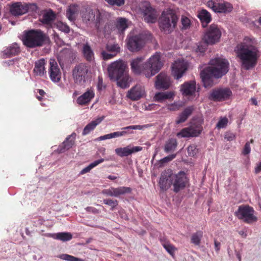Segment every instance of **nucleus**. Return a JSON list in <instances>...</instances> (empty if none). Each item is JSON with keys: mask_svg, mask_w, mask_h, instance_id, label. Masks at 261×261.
Listing matches in <instances>:
<instances>
[{"mask_svg": "<svg viewBox=\"0 0 261 261\" xmlns=\"http://www.w3.org/2000/svg\"><path fill=\"white\" fill-rule=\"evenodd\" d=\"M228 61L222 58H216L210 61V66L201 71L200 76L205 87H211L213 84V77L219 78L228 71Z\"/></svg>", "mask_w": 261, "mask_h": 261, "instance_id": "1", "label": "nucleus"}, {"mask_svg": "<svg viewBox=\"0 0 261 261\" xmlns=\"http://www.w3.org/2000/svg\"><path fill=\"white\" fill-rule=\"evenodd\" d=\"M235 50L244 69L249 70L256 66L259 53L255 46L243 42L237 46Z\"/></svg>", "mask_w": 261, "mask_h": 261, "instance_id": "2", "label": "nucleus"}, {"mask_svg": "<svg viewBox=\"0 0 261 261\" xmlns=\"http://www.w3.org/2000/svg\"><path fill=\"white\" fill-rule=\"evenodd\" d=\"M109 76L117 81V85L125 89L129 86L130 77L126 70V65L122 61L112 63L108 68Z\"/></svg>", "mask_w": 261, "mask_h": 261, "instance_id": "3", "label": "nucleus"}, {"mask_svg": "<svg viewBox=\"0 0 261 261\" xmlns=\"http://www.w3.org/2000/svg\"><path fill=\"white\" fill-rule=\"evenodd\" d=\"M178 19V18L173 10H165L159 19L160 30L165 34H170L175 30Z\"/></svg>", "mask_w": 261, "mask_h": 261, "instance_id": "4", "label": "nucleus"}, {"mask_svg": "<svg viewBox=\"0 0 261 261\" xmlns=\"http://www.w3.org/2000/svg\"><path fill=\"white\" fill-rule=\"evenodd\" d=\"M48 40L47 35L40 30H31L26 32L22 40L23 44L30 48L41 46Z\"/></svg>", "mask_w": 261, "mask_h": 261, "instance_id": "5", "label": "nucleus"}, {"mask_svg": "<svg viewBox=\"0 0 261 261\" xmlns=\"http://www.w3.org/2000/svg\"><path fill=\"white\" fill-rule=\"evenodd\" d=\"M105 12L100 11L98 9H92L88 7L82 13V18L83 22L87 24L94 22L97 30H99L101 24L105 21Z\"/></svg>", "mask_w": 261, "mask_h": 261, "instance_id": "6", "label": "nucleus"}, {"mask_svg": "<svg viewBox=\"0 0 261 261\" xmlns=\"http://www.w3.org/2000/svg\"><path fill=\"white\" fill-rule=\"evenodd\" d=\"M234 214L239 220L247 224H252L258 220L254 208L248 205H240Z\"/></svg>", "mask_w": 261, "mask_h": 261, "instance_id": "7", "label": "nucleus"}, {"mask_svg": "<svg viewBox=\"0 0 261 261\" xmlns=\"http://www.w3.org/2000/svg\"><path fill=\"white\" fill-rule=\"evenodd\" d=\"M162 66L160 53H155L146 62L145 76L150 77L154 75L161 69Z\"/></svg>", "mask_w": 261, "mask_h": 261, "instance_id": "8", "label": "nucleus"}, {"mask_svg": "<svg viewBox=\"0 0 261 261\" xmlns=\"http://www.w3.org/2000/svg\"><path fill=\"white\" fill-rule=\"evenodd\" d=\"M88 67L84 64L76 65L72 70V76L74 83L78 85H84L88 80Z\"/></svg>", "mask_w": 261, "mask_h": 261, "instance_id": "9", "label": "nucleus"}, {"mask_svg": "<svg viewBox=\"0 0 261 261\" xmlns=\"http://www.w3.org/2000/svg\"><path fill=\"white\" fill-rule=\"evenodd\" d=\"M206 5L214 12L219 13H229L233 8L231 4L224 0H209Z\"/></svg>", "mask_w": 261, "mask_h": 261, "instance_id": "10", "label": "nucleus"}, {"mask_svg": "<svg viewBox=\"0 0 261 261\" xmlns=\"http://www.w3.org/2000/svg\"><path fill=\"white\" fill-rule=\"evenodd\" d=\"M222 35L221 31L218 25L212 24L206 31L204 40L208 44H214L220 41Z\"/></svg>", "mask_w": 261, "mask_h": 261, "instance_id": "11", "label": "nucleus"}, {"mask_svg": "<svg viewBox=\"0 0 261 261\" xmlns=\"http://www.w3.org/2000/svg\"><path fill=\"white\" fill-rule=\"evenodd\" d=\"M145 44V37L142 34L133 35L130 33L127 40V48L131 51L140 50Z\"/></svg>", "mask_w": 261, "mask_h": 261, "instance_id": "12", "label": "nucleus"}, {"mask_svg": "<svg viewBox=\"0 0 261 261\" xmlns=\"http://www.w3.org/2000/svg\"><path fill=\"white\" fill-rule=\"evenodd\" d=\"M173 191L175 193L184 189L188 182V178L184 171H180L177 173L172 172Z\"/></svg>", "mask_w": 261, "mask_h": 261, "instance_id": "13", "label": "nucleus"}, {"mask_svg": "<svg viewBox=\"0 0 261 261\" xmlns=\"http://www.w3.org/2000/svg\"><path fill=\"white\" fill-rule=\"evenodd\" d=\"M232 94V92L229 88H219L213 90L209 98L211 100L220 101L229 99Z\"/></svg>", "mask_w": 261, "mask_h": 261, "instance_id": "14", "label": "nucleus"}, {"mask_svg": "<svg viewBox=\"0 0 261 261\" xmlns=\"http://www.w3.org/2000/svg\"><path fill=\"white\" fill-rule=\"evenodd\" d=\"M188 68V63L183 59L175 61L172 66V74L174 77L178 80L181 78Z\"/></svg>", "mask_w": 261, "mask_h": 261, "instance_id": "15", "label": "nucleus"}, {"mask_svg": "<svg viewBox=\"0 0 261 261\" xmlns=\"http://www.w3.org/2000/svg\"><path fill=\"white\" fill-rule=\"evenodd\" d=\"M141 10L144 15V19L148 23H154L156 21L157 16L156 11L152 9L148 3L142 4Z\"/></svg>", "mask_w": 261, "mask_h": 261, "instance_id": "16", "label": "nucleus"}, {"mask_svg": "<svg viewBox=\"0 0 261 261\" xmlns=\"http://www.w3.org/2000/svg\"><path fill=\"white\" fill-rule=\"evenodd\" d=\"M172 171L168 169L162 172L159 181V186L163 190H168L173 185Z\"/></svg>", "mask_w": 261, "mask_h": 261, "instance_id": "17", "label": "nucleus"}, {"mask_svg": "<svg viewBox=\"0 0 261 261\" xmlns=\"http://www.w3.org/2000/svg\"><path fill=\"white\" fill-rule=\"evenodd\" d=\"M50 80L55 83L59 82L61 78V72L57 62L54 59L49 61V68L48 71Z\"/></svg>", "mask_w": 261, "mask_h": 261, "instance_id": "18", "label": "nucleus"}, {"mask_svg": "<svg viewBox=\"0 0 261 261\" xmlns=\"http://www.w3.org/2000/svg\"><path fill=\"white\" fill-rule=\"evenodd\" d=\"M145 96L144 87L137 85L132 87L128 91L127 96L132 100H138Z\"/></svg>", "mask_w": 261, "mask_h": 261, "instance_id": "19", "label": "nucleus"}, {"mask_svg": "<svg viewBox=\"0 0 261 261\" xmlns=\"http://www.w3.org/2000/svg\"><path fill=\"white\" fill-rule=\"evenodd\" d=\"M144 60L143 57H138L132 60L130 62L131 69L135 74L143 73L145 75L146 62L143 63Z\"/></svg>", "mask_w": 261, "mask_h": 261, "instance_id": "20", "label": "nucleus"}, {"mask_svg": "<svg viewBox=\"0 0 261 261\" xmlns=\"http://www.w3.org/2000/svg\"><path fill=\"white\" fill-rule=\"evenodd\" d=\"M202 128L199 125H191L190 127L184 128L177 134L178 137L186 138L196 137L201 132Z\"/></svg>", "mask_w": 261, "mask_h": 261, "instance_id": "21", "label": "nucleus"}, {"mask_svg": "<svg viewBox=\"0 0 261 261\" xmlns=\"http://www.w3.org/2000/svg\"><path fill=\"white\" fill-rule=\"evenodd\" d=\"M196 82L194 81H190L185 82L180 86V91L184 97L189 98L196 92Z\"/></svg>", "mask_w": 261, "mask_h": 261, "instance_id": "22", "label": "nucleus"}, {"mask_svg": "<svg viewBox=\"0 0 261 261\" xmlns=\"http://www.w3.org/2000/svg\"><path fill=\"white\" fill-rule=\"evenodd\" d=\"M31 6V4H22L20 2L15 3L10 7V12L14 16L22 15L28 11Z\"/></svg>", "mask_w": 261, "mask_h": 261, "instance_id": "23", "label": "nucleus"}, {"mask_svg": "<svg viewBox=\"0 0 261 261\" xmlns=\"http://www.w3.org/2000/svg\"><path fill=\"white\" fill-rule=\"evenodd\" d=\"M141 146H132L129 145L125 147H119L115 149V153L119 156H127L133 153L142 150Z\"/></svg>", "mask_w": 261, "mask_h": 261, "instance_id": "24", "label": "nucleus"}, {"mask_svg": "<svg viewBox=\"0 0 261 261\" xmlns=\"http://www.w3.org/2000/svg\"><path fill=\"white\" fill-rule=\"evenodd\" d=\"M170 85V78L166 73L162 72L156 76L155 86L157 89H167Z\"/></svg>", "mask_w": 261, "mask_h": 261, "instance_id": "25", "label": "nucleus"}, {"mask_svg": "<svg viewBox=\"0 0 261 261\" xmlns=\"http://www.w3.org/2000/svg\"><path fill=\"white\" fill-rule=\"evenodd\" d=\"M94 90L92 88H88L84 93L77 98V103L80 105H86L94 98Z\"/></svg>", "mask_w": 261, "mask_h": 261, "instance_id": "26", "label": "nucleus"}, {"mask_svg": "<svg viewBox=\"0 0 261 261\" xmlns=\"http://www.w3.org/2000/svg\"><path fill=\"white\" fill-rule=\"evenodd\" d=\"M174 96L175 93L173 92H161L156 93L153 98L154 101L163 102L167 100H172Z\"/></svg>", "mask_w": 261, "mask_h": 261, "instance_id": "27", "label": "nucleus"}, {"mask_svg": "<svg viewBox=\"0 0 261 261\" xmlns=\"http://www.w3.org/2000/svg\"><path fill=\"white\" fill-rule=\"evenodd\" d=\"M75 136V133H72L69 137L67 138L66 140L63 143V144L58 147V150L59 152H64L70 148L74 144Z\"/></svg>", "mask_w": 261, "mask_h": 261, "instance_id": "28", "label": "nucleus"}, {"mask_svg": "<svg viewBox=\"0 0 261 261\" xmlns=\"http://www.w3.org/2000/svg\"><path fill=\"white\" fill-rule=\"evenodd\" d=\"M20 52V48L18 45L15 43H13L3 51V55L5 58H9L17 55Z\"/></svg>", "mask_w": 261, "mask_h": 261, "instance_id": "29", "label": "nucleus"}, {"mask_svg": "<svg viewBox=\"0 0 261 261\" xmlns=\"http://www.w3.org/2000/svg\"><path fill=\"white\" fill-rule=\"evenodd\" d=\"M46 61L44 59H41L35 62L34 72L36 75L43 76L46 72L45 65Z\"/></svg>", "mask_w": 261, "mask_h": 261, "instance_id": "30", "label": "nucleus"}, {"mask_svg": "<svg viewBox=\"0 0 261 261\" xmlns=\"http://www.w3.org/2000/svg\"><path fill=\"white\" fill-rule=\"evenodd\" d=\"M79 11V6L77 5H71L68 7L66 11V16L70 21H74Z\"/></svg>", "mask_w": 261, "mask_h": 261, "instance_id": "31", "label": "nucleus"}, {"mask_svg": "<svg viewBox=\"0 0 261 261\" xmlns=\"http://www.w3.org/2000/svg\"><path fill=\"white\" fill-rule=\"evenodd\" d=\"M198 17L201 21L203 27L206 26L212 20L211 14L205 9H202L198 12Z\"/></svg>", "mask_w": 261, "mask_h": 261, "instance_id": "32", "label": "nucleus"}, {"mask_svg": "<svg viewBox=\"0 0 261 261\" xmlns=\"http://www.w3.org/2000/svg\"><path fill=\"white\" fill-rule=\"evenodd\" d=\"M194 108L192 106L186 108L182 113H181L176 120V124H180L185 122L188 118L191 115Z\"/></svg>", "mask_w": 261, "mask_h": 261, "instance_id": "33", "label": "nucleus"}, {"mask_svg": "<svg viewBox=\"0 0 261 261\" xmlns=\"http://www.w3.org/2000/svg\"><path fill=\"white\" fill-rule=\"evenodd\" d=\"M82 53L87 61H92L94 60V52L88 43H85L83 45Z\"/></svg>", "mask_w": 261, "mask_h": 261, "instance_id": "34", "label": "nucleus"}, {"mask_svg": "<svg viewBox=\"0 0 261 261\" xmlns=\"http://www.w3.org/2000/svg\"><path fill=\"white\" fill-rule=\"evenodd\" d=\"M48 236L54 239L60 240L63 242L70 241L72 238V234L70 232H63L57 233H50Z\"/></svg>", "mask_w": 261, "mask_h": 261, "instance_id": "35", "label": "nucleus"}, {"mask_svg": "<svg viewBox=\"0 0 261 261\" xmlns=\"http://www.w3.org/2000/svg\"><path fill=\"white\" fill-rule=\"evenodd\" d=\"M103 117H99L95 120L92 121L88 123L84 128L82 135L83 136L87 135L93 130L96 126L99 124L103 120Z\"/></svg>", "mask_w": 261, "mask_h": 261, "instance_id": "36", "label": "nucleus"}, {"mask_svg": "<svg viewBox=\"0 0 261 261\" xmlns=\"http://www.w3.org/2000/svg\"><path fill=\"white\" fill-rule=\"evenodd\" d=\"M177 145V142L175 139H169L165 143L164 146V151L166 153L173 152L175 150Z\"/></svg>", "mask_w": 261, "mask_h": 261, "instance_id": "37", "label": "nucleus"}, {"mask_svg": "<svg viewBox=\"0 0 261 261\" xmlns=\"http://www.w3.org/2000/svg\"><path fill=\"white\" fill-rule=\"evenodd\" d=\"M127 19L123 17H119L117 19L116 27L119 33H123L127 28Z\"/></svg>", "mask_w": 261, "mask_h": 261, "instance_id": "38", "label": "nucleus"}, {"mask_svg": "<svg viewBox=\"0 0 261 261\" xmlns=\"http://www.w3.org/2000/svg\"><path fill=\"white\" fill-rule=\"evenodd\" d=\"M55 17L53 11L49 10L43 14L41 21L43 23L49 24L54 20Z\"/></svg>", "mask_w": 261, "mask_h": 261, "instance_id": "39", "label": "nucleus"}, {"mask_svg": "<svg viewBox=\"0 0 261 261\" xmlns=\"http://www.w3.org/2000/svg\"><path fill=\"white\" fill-rule=\"evenodd\" d=\"M105 160L103 159H100L99 160L94 161L93 162L90 164L87 167L83 169L81 172L80 174L83 175L86 173L89 172L92 169L97 166L99 164L103 162Z\"/></svg>", "mask_w": 261, "mask_h": 261, "instance_id": "40", "label": "nucleus"}, {"mask_svg": "<svg viewBox=\"0 0 261 261\" xmlns=\"http://www.w3.org/2000/svg\"><path fill=\"white\" fill-rule=\"evenodd\" d=\"M151 126L150 124H147L145 125H129L128 126L124 127V129H126V132H127V135L131 134L133 133L132 131H130L132 129H143L145 128H148Z\"/></svg>", "mask_w": 261, "mask_h": 261, "instance_id": "41", "label": "nucleus"}, {"mask_svg": "<svg viewBox=\"0 0 261 261\" xmlns=\"http://www.w3.org/2000/svg\"><path fill=\"white\" fill-rule=\"evenodd\" d=\"M202 236L203 232L201 231H197L194 233L191 236V243L195 245H199Z\"/></svg>", "mask_w": 261, "mask_h": 261, "instance_id": "42", "label": "nucleus"}, {"mask_svg": "<svg viewBox=\"0 0 261 261\" xmlns=\"http://www.w3.org/2000/svg\"><path fill=\"white\" fill-rule=\"evenodd\" d=\"M116 197H118L120 195H123L126 193H129L131 191V189L126 187H119L115 188Z\"/></svg>", "mask_w": 261, "mask_h": 261, "instance_id": "43", "label": "nucleus"}, {"mask_svg": "<svg viewBox=\"0 0 261 261\" xmlns=\"http://www.w3.org/2000/svg\"><path fill=\"white\" fill-rule=\"evenodd\" d=\"M61 259L66 261H84V259L77 258L71 255L67 254H62L59 256Z\"/></svg>", "mask_w": 261, "mask_h": 261, "instance_id": "44", "label": "nucleus"}, {"mask_svg": "<svg viewBox=\"0 0 261 261\" xmlns=\"http://www.w3.org/2000/svg\"><path fill=\"white\" fill-rule=\"evenodd\" d=\"M228 123V119L226 117H220L216 125V127L218 129L225 128Z\"/></svg>", "mask_w": 261, "mask_h": 261, "instance_id": "45", "label": "nucleus"}, {"mask_svg": "<svg viewBox=\"0 0 261 261\" xmlns=\"http://www.w3.org/2000/svg\"><path fill=\"white\" fill-rule=\"evenodd\" d=\"M176 156V154H170L167 156H166L159 161V167H162L164 166L166 163H167L172 160H173Z\"/></svg>", "mask_w": 261, "mask_h": 261, "instance_id": "46", "label": "nucleus"}, {"mask_svg": "<svg viewBox=\"0 0 261 261\" xmlns=\"http://www.w3.org/2000/svg\"><path fill=\"white\" fill-rule=\"evenodd\" d=\"M127 135V132L124 129V127L121 128V131L115 132L110 134L111 139L125 136Z\"/></svg>", "mask_w": 261, "mask_h": 261, "instance_id": "47", "label": "nucleus"}, {"mask_svg": "<svg viewBox=\"0 0 261 261\" xmlns=\"http://www.w3.org/2000/svg\"><path fill=\"white\" fill-rule=\"evenodd\" d=\"M57 27L59 30L65 33H68L70 32L69 27L66 24L64 23L63 22H58L57 24Z\"/></svg>", "mask_w": 261, "mask_h": 261, "instance_id": "48", "label": "nucleus"}, {"mask_svg": "<svg viewBox=\"0 0 261 261\" xmlns=\"http://www.w3.org/2000/svg\"><path fill=\"white\" fill-rule=\"evenodd\" d=\"M182 107V104L179 102H174L173 103L168 105L167 108L170 111H175L179 110Z\"/></svg>", "mask_w": 261, "mask_h": 261, "instance_id": "49", "label": "nucleus"}, {"mask_svg": "<svg viewBox=\"0 0 261 261\" xmlns=\"http://www.w3.org/2000/svg\"><path fill=\"white\" fill-rule=\"evenodd\" d=\"M182 29L186 30L189 28L191 24L190 20L186 16H182L181 18Z\"/></svg>", "mask_w": 261, "mask_h": 261, "instance_id": "50", "label": "nucleus"}, {"mask_svg": "<svg viewBox=\"0 0 261 261\" xmlns=\"http://www.w3.org/2000/svg\"><path fill=\"white\" fill-rule=\"evenodd\" d=\"M106 48L108 51L116 53V55L120 51V47L117 44L107 45Z\"/></svg>", "mask_w": 261, "mask_h": 261, "instance_id": "51", "label": "nucleus"}, {"mask_svg": "<svg viewBox=\"0 0 261 261\" xmlns=\"http://www.w3.org/2000/svg\"><path fill=\"white\" fill-rule=\"evenodd\" d=\"M108 4L112 6L120 7L125 3V0H105Z\"/></svg>", "mask_w": 261, "mask_h": 261, "instance_id": "52", "label": "nucleus"}, {"mask_svg": "<svg viewBox=\"0 0 261 261\" xmlns=\"http://www.w3.org/2000/svg\"><path fill=\"white\" fill-rule=\"evenodd\" d=\"M187 151L188 155L189 156H194L197 152V149L196 148V146L195 145H191L188 146L187 148Z\"/></svg>", "mask_w": 261, "mask_h": 261, "instance_id": "53", "label": "nucleus"}, {"mask_svg": "<svg viewBox=\"0 0 261 261\" xmlns=\"http://www.w3.org/2000/svg\"><path fill=\"white\" fill-rule=\"evenodd\" d=\"M105 204L112 206V210L118 205V201L116 200H113L110 199L103 200Z\"/></svg>", "mask_w": 261, "mask_h": 261, "instance_id": "54", "label": "nucleus"}, {"mask_svg": "<svg viewBox=\"0 0 261 261\" xmlns=\"http://www.w3.org/2000/svg\"><path fill=\"white\" fill-rule=\"evenodd\" d=\"M101 55L103 60H107L111 59L114 57H115L116 56V53H108L105 51H102L101 53Z\"/></svg>", "mask_w": 261, "mask_h": 261, "instance_id": "55", "label": "nucleus"}, {"mask_svg": "<svg viewBox=\"0 0 261 261\" xmlns=\"http://www.w3.org/2000/svg\"><path fill=\"white\" fill-rule=\"evenodd\" d=\"M164 247L167 250V251L171 255H172L175 252V247L171 245V244H164Z\"/></svg>", "mask_w": 261, "mask_h": 261, "instance_id": "56", "label": "nucleus"}, {"mask_svg": "<svg viewBox=\"0 0 261 261\" xmlns=\"http://www.w3.org/2000/svg\"><path fill=\"white\" fill-rule=\"evenodd\" d=\"M224 138L228 141H231L236 139V135L230 132H226L224 135Z\"/></svg>", "mask_w": 261, "mask_h": 261, "instance_id": "57", "label": "nucleus"}, {"mask_svg": "<svg viewBox=\"0 0 261 261\" xmlns=\"http://www.w3.org/2000/svg\"><path fill=\"white\" fill-rule=\"evenodd\" d=\"M103 193L109 196L116 197L115 188L111 187L110 189L105 190Z\"/></svg>", "mask_w": 261, "mask_h": 261, "instance_id": "58", "label": "nucleus"}, {"mask_svg": "<svg viewBox=\"0 0 261 261\" xmlns=\"http://www.w3.org/2000/svg\"><path fill=\"white\" fill-rule=\"evenodd\" d=\"M250 151L251 149L250 146V142H247L245 144L242 153L244 155H247L250 153Z\"/></svg>", "mask_w": 261, "mask_h": 261, "instance_id": "59", "label": "nucleus"}, {"mask_svg": "<svg viewBox=\"0 0 261 261\" xmlns=\"http://www.w3.org/2000/svg\"><path fill=\"white\" fill-rule=\"evenodd\" d=\"M105 86L103 84L102 78L99 76L98 77L97 89L99 91H100L105 89Z\"/></svg>", "mask_w": 261, "mask_h": 261, "instance_id": "60", "label": "nucleus"}, {"mask_svg": "<svg viewBox=\"0 0 261 261\" xmlns=\"http://www.w3.org/2000/svg\"><path fill=\"white\" fill-rule=\"evenodd\" d=\"M85 209L87 212H88L90 213H92L93 214L98 213V211L97 209H96L95 207H93L92 206L87 207Z\"/></svg>", "mask_w": 261, "mask_h": 261, "instance_id": "61", "label": "nucleus"}, {"mask_svg": "<svg viewBox=\"0 0 261 261\" xmlns=\"http://www.w3.org/2000/svg\"><path fill=\"white\" fill-rule=\"evenodd\" d=\"M261 172V161L256 164V165L254 168V172L256 174H258Z\"/></svg>", "mask_w": 261, "mask_h": 261, "instance_id": "62", "label": "nucleus"}, {"mask_svg": "<svg viewBox=\"0 0 261 261\" xmlns=\"http://www.w3.org/2000/svg\"><path fill=\"white\" fill-rule=\"evenodd\" d=\"M111 139V136L110 135V134H107V135H103V136H101L99 137H98L97 138V140L98 141H102V140H107V139Z\"/></svg>", "mask_w": 261, "mask_h": 261, "instance_id": "63", "label": "nucleus"}, {"mask_svg": "<svg viewBox=\"0 0 261 261\" xmlns=\"http://www.w3.org/2000/svg\"><path fill=\"white\" fill-rule=\"evenodd\" d=\"M238 233L244 238H246L247 236V231L245 229L239 231Z\"/></svg>", "mask_w": 261, "mask_h": 261, "instance_id": "64", "label": "nucleus"}]
</instances>
